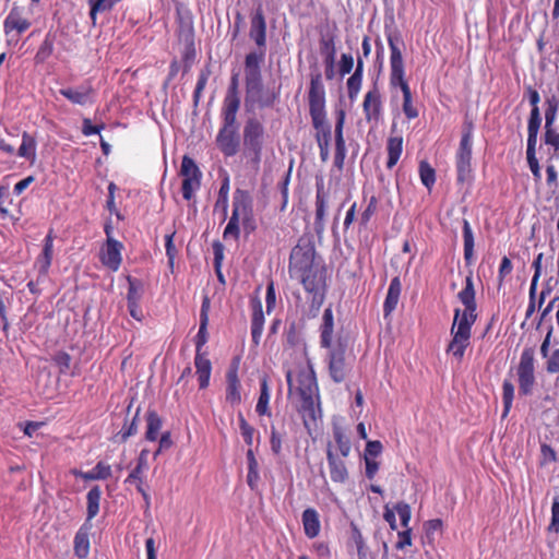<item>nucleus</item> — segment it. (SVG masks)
Listing matches in <instances>:
<instances>
[{"label": "nucleus", "instance_id": "obj_28", "mask_svg": "<svg viewBox=\"0 0 559 559\" xmlns=\"http://www.w3.org/2000/svg\"><path fill=\"white\" fill-rule=\"evenodd\" d=\"M364 76L362 57L358 56L357 64L353 74L347 79V94L350 100H355L360 92Z\"/></svg>", "mask_w": 559, "mask_h": 559}, {"label": "nucleus", "instance_id": "obj_20", "mask_svg": "<svg viewBox=\"0 0 559 559\" xmlns=\"http://www.w3.org/2000/svg\"><path fill=\"white\" fill-rule=\"evenodd\" d=\"M241 384L238 378V364H233L226 373V402L231 406L241 403Z\"/></svg>", "mask_w": 559, "mask_h": 559}, {"label": "nucleus", "instance_id": "obj_7", "mask_svg": "<svg viewBox=\"0 0 559 559\" xmlns=\"http://www.w3.org/2000/svg\"><path fill=\"white\" fill-rule=\"evenodd\" d=\"M237 114L236 110L221 109L222 126L216 135V145L226 157H233L239 152Z\"/></svg>", "mask_w": 559, "mask_h": 559}, {"label": "nucleus", "instance_id": "obj_9", "mask_svg": "<svg viewBox=\"0 0 559 559\" xmlns=\"http://www.w3.org/2000/svg\"><path fill=\"white\" fill-rule=\"evenodd\" d=\"M519 393L523 396L532 395L536 384L535 376V349L525 347L520 356L516 367Z\"/></svg>", "mask_w": 559, "mask_h": 559}, {"label": "nucleus", "instance_id": "obj_14", "mask_svg": "<svg viewBox=\"0 0 559 559\" xmlns=\"http://www.w3.org/2000/svg\"><path fill=\"white\" fill-rule=\"evenodd\" d=\"M328 349L329 374L335 383H341L347 376V366L345 361L346 345L338 342L336 345L331 346V348Z\"/></svg>", "mask_w": 559, "mask_h": 559}, {"label": "nucleus", "instance_id": "obj_44", "mask_svg": "<svg viewBox=\"0 0 559 559\" xmlns=\"http://www.w3.org/2000/svg\"><path fill=\"white\" fill-rule=\"evenodd\" d=\"M180 176L183 178H202L201 170L198 165L193 160V158L185 155L182 157L181 167H180Z\"/></svg>", "mask_w": 559, "mask_h": 559}, {"label": "nucleus", "instance_id": "obj_19", "mask_svg": "<svg viewBox=\"0 0 559 559\" xmlns=\"http://www.w3.org/2000/svg\"><path fill=\"white\" fill-rule=\"evenodd\" d=\"M344 459L333 452L331 444L328 445L326 460L330 477L334 483L344 484L348 479V471Z\"/></svg>", "mask_w": 559, "mask_h": 559}, {"label": "nucleus", "instance_id": "obj_23", "mask_svg": "<svg viewBox=\"0 0 559 559\" xmlns=\"http://www.w3.org/2000/svg\"><path fill=\"white\" fill-rule=\"evenodd\" d=\"M194 366L195 373L198 376L199 388L201 390H204L210 385V379L212 373L211 360L206 357V354H195Z\"/></svg>", "mask_w": 559, "mask_h": 559}, {"label": "nucleus", "instance_id": "obj_62", "mask_svg": "<svg viewBox=\"0 0 559 559\" xmlns=\"http://www.w3.org/2000/svg\"><path fill=\"white\" fill-rule=\"evenodd\" d=\"M377 205H378V200L374 195H372L369 200L367 207L364 210V212L361 213V216H360V224L362 226H367L370 218L377 211Z\"/></svg>", "mask_w": 559, "mask_h": 559}, {"label": "nucleus", "instance_id": "obj_57", "mask_svg": "<svg viewBox=\"0 0 559 559\" xmlns=\"http://www.w3.org/2000/svg\"><path fill=\"white\" fill-rule=\"evenodd\" d=\"M394 510L397 512V514L400 516L401 525L404 528L409 527L408 525H409L411 518H412V511H411L409 504L404 501H400L395 504Z\"/></svg>", "mask_w": 559, "mask_h": 559}, {"label": "nucleus", "instance_id": "obj_59", "mask_svg": "<svg viewBox=\"0 0 559 559\" xmlns=\"http://www.w3.org/2000/svg\"><path fill=\"white\" fill-rule=\"evenodd\" d=\"M175 234L176 233L173 231V233L167 234L165 236L166 255L168 258V264H169L170 267L174 266L175 258L177 255V249H176L175 243H174Z\"/></svg>", "mask_w": 559, "mask_h": 559}, {"label": "nucleus", "instance_id": "obj_47", "mask_svg": "<svg viewBox=\"0 0 559 559\" xmlns=\"http://www.w3.org/2000/svg\"><path fill=\"white\" fill-rule=\"evenodd\" d=\"M514 399V385L513 383L506 379L502 384V402H503V413L502 417H507L512 408V403Z\"/></svg>", "mask_w": 559, "mask_h": 559}, {"label": "nucleus", "instance_id": "obj_48", "mask_svg": "<svg viewBox=\"0 0 559 559\" xmlns=\"http://www.w3.org/2000/svg\"><path fill=\"white\" fill-rule=\"evenodd\" d=\"M212 71H211V68L210 66H206L204 67L200 73H199V76H198V81H197V85H195V88H194V92H193V100L195 104L199 103L200 98H201V95L207 84V81H209V78L211 75Z\"/></svg>", "mask_w": 559, "mask_h": 559}, {"label": "nucleus", "instance_id": "obj_55", "mask_svg": "<svg viewBox=\"0 0 559 559\" xmlns=\"http://www.w3.org/2000/svg\"><path fill=\"white\" fill-rule=\"evenodd\" d=\"M201 186V178H183L182 179V197L185 200L190 201L194 194V192Z\"/></svg>", "mask_w": 559, "mask_h": 559}, {"label": "nucleus", "instance_id": "obj_31", "mask_svg": "<svg viewBox=\"0 0 559 559\" xmlns=\"http://www.w3.org/2000/svg\"><path fill=\"white\" fill-rule=\"evenodd\" d=\"M386 168L392 169L403 153V138L401 135H391L386 140Z\"/></svg>", "mask_w": 559, "mask_h": 559}, {"label": "nucleus", "instance_id": "obj_21", "mask_svg": "<svg viewBox=\"0 0 559 559\" xmlns=\"http://www.w3.org/2000/svg\"><path fill=\"white\" fill-rule=\"evenodd\" d=\"M251 337L254 346H258L264 328V313L262 302L259 298H253L251 300Z\"/></svg>", "mask_w": 559, "mask_h": 559}, {"label": "nucleus", "instance_id": "obj_3", "mask_svg": "<svg viewBox=\"0 0 559 559\" xmlns=\"http://www.w3.org/2000/svg\"><path fill=\"white\" fill-rule=\"evenodd\" d=\"M263 51H251L245 57V107L247 111L265 109L274 106L280 91L264 86L261 66Z\"/></svg>", "mask_w": 559, "mask_h": 559}, {"label": "nucleus", "instance_id": "obj_42", "mask_svg": "<svg viewBox=\"0 0 559 559\" xmlns=\"http://www.w3.org/2000/svg\"><path fill=\"white\" fill-rule=\"evenodd\" d=\"M139 412H140V409L136 411L134 417L132 418V420L130 423H128V420L124 421L121 430L115 437V439H116L115 441L116 442L123 443L131 436H134L136 433V431H138Z\"/></svg>", "mask_w": 559, "mask_h": 559}, {"label": "nucleus", "instance_id": "obj_37", "mask_svg": "<svg viewBox=\"0 0 559 559\" xmlns=\"http://www.w3.org/2000/svg\"><path fill=\"white\" fill-rule=\"evenodd\" d=\"M554 124L545 122L544 144L549 146V159L559 158V133L552 128Z\"/></svg>", "mask_w": 559, "mask_h": 559}, {"label": "nucleus", "instance_id": "obj_39", "mask_svg": "<svg viewBox=\"0 0 559 559\" xmlns=\"http://www.w3.org/2000/svg\"><path fill=\"white\" fill-rule=\"evenodd\" d=\"M317 394L318 393L299 395L301 399L299 412L301 413L305 426L308 425V420L316 421V419H317L316 402H314V396Z\"/></svg>", "mask_w": 559, "mask_h": 559}, {"label": "nucleus", "instance_id": "obj_27", "mask_svg": "<svg viewBox=\"0 0 559 559\" xmlns=\"http://www.w3.org/2000/svg\"><path fill=\"white\" fill-rule=\"evenodd\" d=\"M301 521L304 525L305 535L312 539L317 537L321 530L319 513L313 508H308L302 512Z\"/></svg>", "mask_w": 559, "mask_h": 559}, {"label": "nucleus", "instance_id": "obj_52", "mask_svg": "<svg viewBox=\"0 0 559 559\" xmlns=\"http://www.w3.org/2000/svg\"><path fill=\"white\" fill-rule=\"evenodd\" d=\"M214 255V269L218 280L224 283V276L222 273V263L224 259V246L219 241H214L212 245Z\"/></svg>", "mask_w": 559, "mask_h": 559}, {"label": "nucleus", "instance_id": "obj_38", "mask_svg": "<svg viewBox=\"0 0 559 559\" xmlns=\"http://www.w3.org/2000/svg\"><path fill=\"white\" fill-rule=\"evenodd\" d=\"M312 126L316 129L317 144H330L331 142V126L325 117L311 118Z\"/></svg>", "mask_w": 559, "mask_h": 559}, {"label": "nucleus", "instance_id": "obj_58", "mask_svg": "<svg viewBox=\"0 0 559 559\" xmlns=\"http://www.w3.org/2000/svg\"><path fill=\"white\" fill-rule=\"evenodd\" d=\"M283 435L271 426L270 444L274 455L278 456L282 453Z\"/></svg>", "mask_w": 559, "mask_h": 559}, {"label": "nucleus", "instance_id": "obj_12", "mask_svg": "<svg viewBox=\"0 0 559 559\" xmlns=\"http://www.w3.org/2000/svg\"><path fill=\"white\" fill-rule=\"evenodd\" d=\"M382 93L377 82L367 91L362 100V112L367 123L379 124L383 117Z\"/></svg>", "mask_w": 559, "mask_h": 559}, {"label": "nucleus", "instance_id": "obj_6", "mask_svg": "<svg viewBox=\"0 0 559 559\" xmlns=\"http://www.w3.org/2000/svg\"><path fill=\"white\" fill-rule=\"evenodd\" d=\"M265 128L255 117L248 118L242 129V154L253 169L258 170L262 160L265 142Z\"/></svg>", "mask_w": 559, "mask_h": 559}, {"label": "nucleus", "instance_id": "obj_1", "mask_svg": "<svg viewBox=\"0 0 559 559\" xmlns=\"http://www.w3.org/2000/svg\"><path fill=\"white\" fill-rule=\"evenodd\" d=\"M288 272L312 295V302L321 305L326 290V269L316 261V249L311 243L298 242L290 252Z\"/></svg>", "mask_w": 559, "mask_h": 559}, {"label": "nucleus", "instance_id": "obj_33", "mask_svg": "<svg viewBox=\"0 0 559 559\" xmlns=\"http://www.w3.org/2000/svg\"><path fill=\"white\" fill-rule=\"evenodd\" d=\"M100 499L102 489L98 485H95L86 495V520L84 523H91V521L98 514Z\"/></svg>", "mask_w": 559, "mask_h": 559}, {"label": "nucleus", "instance_id": "obj_5", "mask_svg": "<svg viewBox=\"0 0 559 559\" xmlns=\"http://www.w3.org/2000/svg\"><path fill=\"white\" fill-rule=\"evenodd\" d=\"M240 223L247 234L254 231L257 228L252 197L249 191L238 188L233 195V211L223 233L224 239L233 238L238 240L240 237Z\"/></svg>", "mask_w": 559, "mask_h": 559}, {"label": "nucleus", "instance_id": "obj_13", "mask_svg": "<svg viewBox=\"0 0 559 559\" xmlns=\"http://www.w3.org/2000/svg\"><path fill=\"white\" fill-rule=\"evenodd\" d=\"M31 26V11L26 7L13 4L3 22L4 34L10 36L15 32L16 35L20 36Z\"/></svg>", "mask_w": 559, "mask_h": 559}, {"label": "nucleus", "instance_id": "obj_2", "mask_svg": "<svg viewBox=\"0 0 559 559\" xmlns=\"http://www.w3.org/2000/svg\"><path fill=\"white\" fill-rule=\"evenodd\" d=\"M459 300L465 309L456 308L454 310L453 323L450 330L451 341L447 347V353L451 354L456 361L461 362L465 350L471 344L472 326L476 322V299L473 275L465 278V287L457 294Z\"/></svg>", "mask_w": 559, "mask_h": 559}, {"label": "nucleus", "instance_id": "obj_15", "mask_svg": "<svg viewBox=\"0 0 559 559\" xmlns=\"http://www.w3.org/2000/svg\"><path fill=\"white\" fill-rule=\"evenodd\" d=\"M330 193L325 189L323 177L316 179V215H314V230L318 235L322 234L325 229V217L329 205Z\"/></svg>", "mask_w": 559, "mask_h": 559}, {"label": "nucleus", "instance_id": "obj_10", "mask_svg": "<svg viewBox=\"0 0 559 559\" xmlns=\"http://www.w3.org/2000/svg\"><path fill=\"white\" fill-rule=\"evenodd\" d=\"M286 381L289 393L293 391H296L299 395L318 393L316 373L310 365L287 370Z\"/></svg>", "mask_w": 559, "mask_h": 559}, {"label": "nucleus", "instance_id": "obj_25", "mask_svg": "<svg viewBox=\"0 0 559 559\" xmlns=\"http://www.w3.org/2000/svg\"><path fill=\"white\" fill-rule=\"evenodd\" d=\"M334 331V316L331 307L323 311L322 323L320 326V345L322 348H331Z\"/></svg>", "mask_w": 559, "mask_h": 559}, {"label": "nucleus", "instance_id": "obj_63", "mask_svg": "<svg viewBox=\"0 0 559 559\" xmlns=\"http://www.w3.org/2000/svg\"><path fill=\"white\" fill-rule=\"evenodd\" d=\"M382 443L378 440L368 441L365 448L364 457L376 459L382 453Z\"/></svg>", "mask_w": 559, "mask_h": 559}, {"label": "nucleus", "instance_id": "obj_16", "mask_svg": "<svg viewBox=\"0 0 559 559\" xmlns=\"http://www.w3.org/2000/svg\"><path fill=\"white\" fill-rule=\"evenodd\" d=\"M346 119V112L344 109H338L336 111V122L334 128V136H335V154H334V166L342 170L345 163L346 157V143L344 139V124Z\"/></svg>", "mask_w": 559, "mask_h": 559}, {"label": "nucleus", "instance_id": "obj_50", "mask_svg": "<svg viewBox=\"0 0 559 559\" xmlns=\"http://www.w3.org/2000/svg\"><path fill=\"white\" fill-rule=\"evenodd\" d=\"M128 294H127V301L128 304H140V300L142 298V284L131 276H128Z\"/></svg>", "mask_w": 559, "mask_h": 559}, {"label": "nucleus", "instance_id": "obj_49", "mask_svg": "<svg viewBox=\"0 0 559 559\" xmlns=\"http://www.w3.org/2000/svg\"><path fill=\"white\" fill-rule=\"evenodd\" d=\"M238 423H239V429H240V433L243 438V441L250 449L253 444V437L255 433V429L253 426H251L246 420V418L243 417V415L241 413L238 414Z\"/></svg>", "mask_w": 559, "mask_h": 559}, {"label": "nucleus", "instance_id": "obj_11", "mask_svg": "<svg viewBox=\"0 0 559 559\" xmlns=\"http://www.w3.org/2000/svg\"><path fill=\"white\" fill-rule=\"evenodd\" d=\"M309 115L311 118L325 117V88L319 71L311 73L308 92Z\"/></svg>", "mask_w": 559, "mask_h": 559}, {"label": "nucleus", "instance_id": "obj_56", "mask_svg": "<svg viewBox=\"0 0 559 559\" xmlns=\"http://www.w3.org/2000/svg\"><path fill=\"white\" fill-rule=\"evenodd\" d=\"M207 324L209 322L200 321V328L194 338L195 354H205L204 352H202V348L204 347L209 340Z\"/></svg>", "mask_w": 559, "mask_h": 559}, {"label": "nucleus", "instance_id": "obj_45", "mask_svg": "<svg viewBox=\"0 0 559 559\" xmlns=\"http://www.w3.org/2000/svg\"><path fill=\"white\" fill-rule=\"evenodd\" d=\"M557 90L558 94H552L546 99L545 122L549 124L555 123L557 112L559 111V83Z\"/></svg>", "mask_w": 559, "mask_h": 559}, {"label": "nucleus", "instance_id": "obj_60", "mask_svg": "<svg viewBox=\"0 0 559 559\" xmlns=\"http://www.w3.org/2000/svg\"><path fill=\"white\" fill-rule=\"evenodd\" d=\"M354 57L349 53H342L340 62H338V72L341 76L349 74L354 68Z\"/></svg>", "mask_w": 559, "mask_h": 559}, {"label": "nucleus", "instance_id": "obj_30", "mask_svg": "<svg viewBox=\"0 0 559 559\" xmlns=\"http://www.w3.org/2000/svg\"><path fill=\"white\" fill-rule=\"evenodd\" d=\"M72 473L84 480H105L111 477V466L99 461L92 469L87 472L72 471Z\"/></svg>", "mask_w": 559, "mask_h": 559}, {"label": "nucleus", "instance_id": "obj_8", "mask_svg": "<svg viewBox=\"0 0 559 559\" xmlns=\"http://www.w3.org/2000/svg\"><path fill=\"white\" fill-rule=\"evenodd\" d=\"M473 123H465L455 154L456 180L464 183L472 177Z\"/></svg>", "mask_w": 559, "mask_h": 559}, {"label": "nucleus", "instance_id": "obj_32", "mask_svg": "<svg viewBox=\"0 0 559 559\" xmlns=\"http://www.w3.org/2000/svg\"><path fill=\"white\" fill-rule=\"evenodd\" d=\"M37 140L31 133L24 131L22 133V143L17 150V155L25 158L31 164L36 159Z\"/></svg>", "mask_w": 559, "mask_h": 559}, {"label": "nucleus", "instance_id": "obj_34", "mask_svg": "<svg viewBox=\"0 0 559 559\" xmlns=\"http://www.w3.org/2000/svg\"><path fill=\"white\" fill-rule=\"evenodd\" d=\"M52 236L49 233L45 238V243L41 253L38 255L35 262V267L38 269L39 274H47L51 260H52Z\"/></svg>", "mask_w": 559, "mask_h": 559}, {"label": "nucleus", "instance_id": "obj_22", "mask_svg": "<svg viewBox=\"0 0 559 559\" xmlns=\"http://www.w3.org/2000/svg\"><path fill=\"white\" fill-rule=\"evenodd\" d=\"M240 108V96H239V74L233 73L229 85L227 87L225 97L223 99L222 109L236 110Z\"/></svg>", "mask_w": 559, "mask_h": 559}, {"label": "nucleus", "instance_id": "obj_51", "mask_svg": "<svg viewBox=\"0 0 559 559\" xmlns=\"http://www.w3.org/2000/svg\"><path fill=\"white\" fill-rule=\"evenodd\" d=\"M90 16L93 24L96 23V16L99 12L110 11L114 8V0H90Z\"/></svg>", "mask_w": 559, "mask_h": 559}, {"label": "nucleus", "instance_id": "obj_53", "mask_svg": "<svg viewBox=\"0 0 559 559\" xmlns=\"http://www.w3.org/2000/svg\"><path fill=\"white\" fill-rule=\"evenodd\" d=\"M526 159L528 167L533 174L534 180L539 182L542 180V171L538 159L536 157V147L526 148Z\"/></svg>", "mask_w": 559, "mask_h": 559}, {"label": "nucleus", "instance_id": "obj_41", "mask_svg": "<svg viewBox=\"0 0 559 559\" xmlns=\"http://www.w3.org/2000/svg\"><path fill=\"white\" fill-rule=\"evenodd\" d=\"M269 403H270V390H269L266 379H263L261 381L260 396H259V400H258V403L255 406V412L260 416H264V415L271 416Z\"/></svg>", "mask_w": 559, "mask_h": 559}, {"label": "nucleus", "instance_id": "obj_36", "mask_svg": "<svg viewBox=\"0 0 559 559\" xmlns=\"http://www.w3.org/2000/svg\"><path fill=\"white\" fill-rule=\"evenodd\" d=\"M540 123L539 108L532 109L527 122V147H536Z\"/></svg>", "mask_w": 559, "mask_h": 559}, {"label": "nucleus", "instance_id": "obj_64", "mask_svg": "<svg viewBox=\"0 0 559 559\" xmlns=\"http://www.w3.org/2000/svg\"><path fill=\"white\" fill-rule=\"evenodd\" d=\"M550 532H559V497H555L551 506V521L548 526Z\"/></svg>", "mask_w": 559, "mask_h": 559}, {"label": "nucleus", "instance_id": "obj_17", "mask_svg": "<svg viewBox=\"0 0 559 559\" xmlns=\"http://www.w3.org/2000/svg\"><path fill=\"white\" fill-rule=\"evenodd\" d=\"M123 248V243L119 240H106L100 251L102 263L114 272L118 271L122 262L121 252Z\"/></svg>", "mask_w": 559, "mask_h": 559}, {"label": "nucleus", "instance_id": "obj_35", "mask_svg": "<svg viewBox=\"0 0 559 559\" xmlns=\"http://www.w3.org/2000/svg\"><path fill=\"white\" fill-rule=\"evenodd\" d=\"M463 241H464V261L466 265L474 262V234L469 222L464 218L462 224Z\"/></svg>", "mask_w": 559, "mask_h": 559}, {"label": "nucleus", "instance_id": "obj_24", "mask_svg": "<svg viewBox=\"0 0 559 559\" xmlns=\"http://www.w3.org/2000/svg\"><path fill=\"white\" fill-rule=\"evenodd\" d=\"M402 292V284L399 276L391 280L386 297L383 302V314L388 318L396 308Z\"/></svg>", "mask_w": 559, "mask_h": 559}, {"label": "nucleus", "instance_id": "obj_29", "mask_svg": "<svg viewBox=\"0 0 559 559\" xmlns=\"http://www.w3.org/2000/svg\"><path fill=\"white\" fill-rule=\"evenodd\" d=\"M92 523H84L74 537V551L79 558H86L90 554V532Z\"/></svg>", "mask_w": 559, "mask_h": 559}, {"label": "nucleus", "instance_id": "obj_46", "mask_svg": "<svg viewBox=\"0 0 559 559\" xmlns=\"http://www.w3.org/2000/svg\"><path fill=\"white\" fill-rule=\"evenodd\" d=\"M419 177L421 183L430 190L436 182V170L426 160L419 163Z\"/></svg>", "mask_w": 559, "mask_h": 559}, {"label": "nucleus", "instance_id": "obj_61", "mask_svg": "<svg viewBox=\"0 0 559 559\" xmlns=\"http://www.w3.org/2000/svg\"><path fill=\"white\" fill-rule=\"evenodd\" d=\"M513 270V265L511 260L508 257H503L500 262V266L498 270V284L501 286L503 284L504 278L511 274Z\"/></svg>", "mask_w": 559, "mask_h": 559}, {"label": "nucleus", "instance_id": "obj_40", "mask_svg": "<svg viewBox=\"0 0 559 559\" xmlns=\"http://www.w3.org/2000/svg\"><path fill=\"white\" fill-rule=\"evenodd\" d=\"M163 421L155 411H148L146 414V432L145 438L148 441H156Z\"/></svg>", "mask_w": 559, "mask_h": 559}, {"label": "nucleus", "instance_id": "obj_54", "mask_svg": "<svg viewBox=\"0 0 559 559\" xmlns=\"http://www.w3.org/2000/svg\"><path fill=\"white\" fill-rule=\"evenodd\" d=\"M320 53L324 58H335L336 57V46L334 36L321 37L320 41Z\"/></svg>", "mask_w": 559, "mask_h": 559}, {"label": "nucleus", "instance_id": "obj_26", "mask_svg": "<svg viewBox=\"0 0 559 559\" xmlns=\"http://www.w3.org/2000/svg\"><path fill=\"white\" fill-rule=\"evenodd\" d=\"M148 468L147 463V451L142 450L138 456L136 465L130 472L128 477L126 478V484H135V486L144 487V474Z\"/></svg>", "mask_w": 559, "mask_h": 559}, {"label": "nucleus", "instance_id": "obj_43", "mask_svg": "<svg viewBox=\"0 0 559 559\" xmlns=\"http://www.w3.org/2000/svg\"><path fill=\"white\" fill-rule=\"evenodd\" d=\"M333 438L337 445L340 456L347 457L350 453V441L341 427H334Z\"/></svg>", "mask_w": 559, "mask_h": 559}, {"label": "nucleus", "instance_id": "obj_4", "mask_svg": "<svg viewBox=\"0 0 559 559\" xmlns=\"http://www.w3.org/2000/svg\"><path fill=\"white\" fill-rule=\"evenodd\" d=\"M385 37L390 48V86L400 87L403 94L402 109L408 120L416 119L419 116L417 107L413 103V95L409 84L405 78L404 60L401 50L403 39L397 28L385 25Z\"/></svg>", "mask_w": 559, "mask_h": 559}, {"label": "nucleus", "instance_id": "obj_18", "mask_svg": "<svg viewBox=\"0 0 559 559\" xmlns=\"http://www.w3.org/2000/svg\"><path fill=\"white\" fill-rule=\"evenodd\" d=\"M249 37L260 48L259 51H263L265 53L266 22L261 7H259L251 16Z\"/></svg>", "mask_w": 559, "mask_h": 559}]
</instances>
